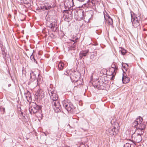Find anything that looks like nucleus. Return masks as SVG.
<instances>
[{"instance_id":"f257e3e1","label":"nucleus","mask_w":147,"mask_h":147,"mask_svg":"<svg viewBox=\"0 0 147 147\" xmlns=\"http://www.w3.org/2000/svg\"><path fill=\"white\" fill-rule=\"evenodd\" d=\"M143 119L140 116H139L133 122L132 126L136 129H140L141 130H144L146 127V125L144 122H142ZM140 131V130H139Z\"/></svg>"},{"instance_id":"f03ea898","label":"nucleus","mask_w":147,"mask_h":147,"mask_svg":"<svg viewBox=\"0 0 147 147\" xmlns=\"http://www.w3.org/2000/svg\"><path fill=\"white\" fill-rule=\"evenodd\" d=\"M63 107L68 112H72L75 109L73 104L69 100H65L62 101Z\"/></svg>"},{"instance_id":"7ed1b4c3","label":"nucleus","mask_w":147,"mask_h":147,"mask_svg":"<svg viewBox=\"0 0 147 147\" xmlns=\"http://www.w3.org/2000/svg\"><path fill=\"white\" fill-rule=\"evenodd\" d=\"M48 91L51 99L53 100V102L58 101V95L56 94V92L54 90V88H51L50 87L48 88Z\"/></svg>"},{"instance_id":"20e7f679","label":"nucleus","mask_w":147,"mask_h":147,"mask_svg":"<svg viewBox=\"0 0 147 147\" xmlns=\"http://www.w3.org/2000/svg\"><path fill=\"white\" fill-rule=\"evenodd\" d=\"M41 108V107L40 106L37 105L35 103H33L29 107V111L30 114H35L40 110Z\"/></svg>"},{"instance_id":"39448f33","label":"nucleus","mask_w":147,"mask_h":147,"mask_svg":"<svg viewBox=\"0 0 147 147\" xmlns=\"http://www.w3.org/2000/svg\"><path fill=\"white\" fill-rule=\"evenodd\" d=\"M117 129L113 126H111L106 130V133L109 136H113L115 135L117 132Z\"/></svg>"},{"instance_id":"423d86ee","label":"nucleus","mask_w":147,"mask_h":147,"mask_svg":"<svg viewBox=\"0 0 147 147\" xmlns=\"http://www.w3.org/2000/svg\"><path fill=\"white\" fill-rule=\"evenodd\" d=\"M52 105L56 113L60 112L61 109L60 104L58 101L52 102Z\"/></svg>"},{"instance_id":"0eeeda50","label":"nucleus","mask_w":147,"mask_h":147,"mask_svg":"<svg viewBox=\"0 0 147 147\" xmlns=\"http://www.w3.org/2000/svg\"><path fill=\"white\" fill-rule=\"evenodd\" d=\"M44 92L42 89H38L35 95V99L40 100L44 97Z\"/></svg>"},{"instance_id":"6e6552de","label":"nucleus","mask_w":147,"mask_h":147,"mask_svg":"<svg viewBox=\"0 0 147 147\" xmlns=\"http://www.w3.org/2000/svg\"><path fill=\"white\" fill-rule=\"evenodd\" d=\"M71 13H72L70 11L64 10L62 13L63 18L66 20L71 19L72 18V16Z\"/></svg>"},{"instance_id":"1a4fd4ad","label":"nucleus","mask_w":147,"mask_h":147,"mask_svg":"<svg viewBox=\"0 0 147 147\" xmlns=\"http://www.w3.org/2000/svg\"><path fill=\"white\" fill-rule=\"evenodd\" d=\"M103 13L104 16V18L105 20V24H106V22L108 21L109 24L111 25L113 24V20L107 14V12L106 11H104Z\"/></svg>"},{"instance_id":"9d476101","label":"nucleus","mask_w":147,"mask_h":147,"mask_svg":"<svg viewBox=\"0 0 147 147\" xmlns=\"http://www.w3.org/2000/svg\"><path fill=\"white\" fill-rule=\"evenodd\" d=\"M49 27L51 30L54 32H57L58 30V26L56 20L53 22L49 25Z\"/></svg>"},{"instance_id":"9b49d317","label":"nucleus","mask_w":147,"mask_h":147,"mask_svg":"<svg viewBox=\"0 0 147 147\" xmlns=\"http://www.w3.org/2000/svg\"><path fill=\"white\" fill-rule=\"evenodd\" d=\"M132 138L134 142L138 143L140 142L142 140V136L139 135L135 134H133L132 136Z\"/></svg>"},{"instance_id":"f8f14e48","label":"nucleus","mask_w":147,"mask_h":147,"mask_svg":"<svg viewBox=\"0 0 147 147\" xmlns=\"http://www.w3.org/2000/svg\"><path fill=\"white\" fill-rule=\"evenodd\" d=\"M24 95L26 99L28 102H30L32 101L31 95L30 92L28 91H27L26 93H25Z\"/></svg>"},{"instance_id":"ddd939ff","label":"nucleus","mask_w":147,"mask_h":147,"mask_svg":"<svg viewBox=\"0 0 147 147\" xmlns=\"http://www.w3.org/2000/svg\"><path fill=\"white\" fill-rule=\"evenodd\" d=\"M122 81L123 83L126 84L128 83L130 81V78L127 77V75H125L124 74H123L122 78Z\"/></svg>"},{"instance_id":"4468645a","label":"nucleus","mask_w":147,"mask_h":147,"mask_svg":"<svg viewBox=\"0 0 147 147\" xmlns=\"http://www.w3.org/2000/svg\"><path fill=\"white\" fill-rule=\"evenodd\" d=\"M89 52V51L88 50L81 51L79 54L80 57L81 59H82L83 57H86Z\"/></svg>"},{"instance_id":"2eb2a0df","label":"nucleus","mask_w":147,"mask_h":147,"mask_svg":"<svg viewBox=\"0 0 147 147\" xmlns=\"http://www.w3.org/2000/svg\"><path fill=\"white\" fill-rule=\"evenodd\" d=\"M66 4L68 7L73 6L74 5L73 0H66L65 1L64 4Z\"/></svg>"},{"instance_id":"dca6fc26","label":"nucleus","mask_w":147,"mask_h":147,"mask_svg":"<svg viewBox=\"0 0 147 147\" xmlns=\"http://www.w3.org/2000/svg\"><path fill=\"white\" fill-rule=\"evenodd\" d=\"M102 83H103V85H102V86L104 87L106 85V84L107 83V76H102Z\"/></svg>"},{"instance_id":"f3484780","label":"nucleus","mask_w":147,"mask_h":147,"mask_svg":"<svg viewBox=\"0 0 147 147\" xmlns=\"http://www.w3.org/2000/svg\"><path fill=\"white\" fill-rule=\"evenodd\" d=\"M70 40V42H69L68 46L70 47L71 49H72L75 46V45L74 44L76 42V41H75L76 40Z\"/></svg>"},{"instance_id":"a211bd4d","label":"nucleus","mask_w":147,"mask_h":147,"mask_svg":"<svg viewBox=\"0 0 147 147\" xmlns=\"http://www.w3.org/2000/svg\"><path fill=\"white\" fill-rule=\"evenodd\" d=\"M21 3L27 5L29 7L31 5L30 3L31 2L30 0H21Z\"/></svg>"},{"instance_id":"6ab92c4d","label":"nucleus","mask_w":147,"mask_h":147,"mask_svg":"<svg viewBox=\"0 0 147 147\" xmlns=\"http://www.w3.org/2000/svg\"><path fill=\"white\" fill-rule=\"evenodd\" d=\"M34 75V73L32 71H31V72L30 73V79H32V80H33L34 81L36 82L38 81V80L36 79V76Z\"/></svg>"},{"instance_id":"aec40b11","label":"nucleus","mask_w":147,"mask_h":147,"mask_svg":"<svg viewBox=\"0 0 147 147\" xmlns=\"http://www.w3.org/2000/svg\"><path fill=\"white\" fill-rule=\"evenodd\" d=\"M100 0H91V2L92 4L95 5H96L97 6L100 5Z\"/></svg>"},{"instance_id":"412c9836","label":"nucleus","mask_w":147,"mask_h":147,"mask_svg":"<svg viewBox=\"0 0 147 147\" xmlns=\"http://www.w3.org/2000/svg\"><path fill=\"white\" fill-rule=\"evenodd\" d=\"M58 66L59 70H61L64 68V64L63 63L61 62H59L58 65Z\"/></svg>"},{"instance_id":"4be33fe9","label":"nucleus","mask_w":147,"mask_h":147,"mask_svg":"<svg viewBox=\"0 0 147 147\" xmlns=\"http://www.w3.org/2000/svg\"><path fill=\"white\" fill-rule=\"evenodd\" d=\"M131 17L132 18V15L131 14ZM131 22L132 23L133 26L134 27H137L138 26H139L140 25V23L136 22L133 21V18H131Z\"/></svg>"},{"instance_id":"5701e85b","label":"nucleus","mask_w":147,"mask_h":147,"mask_svg":"<svg viewBox=\"0 0 147 147\" xmlns=\"http://www.w3.org/2000/svg\"><path fill=\"white\" fill-rule=\"evenodd\" d=\"M139 129H136V132L137 133V134L140 135V136H142L144 132V130L143 129L141 130L140 129V130L139 131Z\"/></svg>"},{"instance_id":"b1692460","label":"nucleus","mask_w":147,"mask_h":147,"mask_svg":"<svg viewBox=\"0 0 147 147\" xmlns=\"http://www.w3.org/2000/svg\"><path fill=\"white\" fill-rule=\"evenodd\" d=\"M111 68L113 70L114 74L116 71L118 69L117 67L114 64H112L111 65Z\"/></svg>"},{"instance_id":"393cba45","label":"nucleus","mask_w":147,"mask_h":147,"mask_svg":"<svg viewBox=\"0 0 147 147\" xmlns=\"http://www.w3.org/2000/svg\"><path fill=\"white\" fill-rule=\"evenodd\" d=\"M56 5L53 2L52 3L51 5H48L47 6V10L48 9H50L54 7Z\"/></svg>"},{"instance_id":"a878e982","label":"nucleus","mask_w":147,"mask_h":147,"mask_svg":"<svg viewBox=\"0 0 147 147\" xmlns=\"http://www.w3.org/2000/svg\"><path fill=\"white\" fill-rule=\"evenodd\" d=\"M140 18L139 17H136L135 18H133V21L136 22L140 23Z\"/></svg>"},{"instance_id":"bb28decb","label":"nucleus","mask_w":147,"mask_h":147,"mask_svg":"<svg viewBox=\"0 0 147 147\" xmlns=\"http://www.w3.org/2000/svg\"><path fill=\"white\" fill-rule=\"evenodd\" d=\"M0 47L2 52L6 51V50L5 49V47L3 46L1 43L0 44Z\"/></svg>"},{"instance_id":"cd10ccee","label":"nucleus","mask_w":147,"mask_h":147,"mask_svg":"<svg viewBox=\"0 0 147 147\" xmlns=\"http://www.w3.org/2000/svg\"><path fill=\"white\" fill-rule=\"evenodd\" d=\"M90 18H87V16H85L84 17V20L85 21V22L86 23H88V22H89L90 21Z\"/></svg>"},{"instance_id":"c85d7f7f","label":"nucleus","mask_w":147,"mask_h":147,"mask_svg":"<svg viewBox=\"0 0 147 147\" xmlns=\"http://www.w3.org/2000/svg\"><path fill=\"white\" fill-rule=\"evenodd\" d=\"M120 51H121V53L123 55H124L126 52V51L122 48H121V50Z\"/></svg>"},{"instance_id":"c756f323","label":"nucleus","mask_w":147,"mask_h":147,"mask_svg":"<svg viewBox=\"0 0 147 147\" xmlns=\"http://www.w3.org/2000/svg\"><path fill=\"white\" fill-rule=\"evenodd\" d=\"M0 110L3 114H4L5 113V108H0Z\"/></svg>"},{"instance_id":"7c9ffc66","label":"nucleus","mask_w":147,"mask_h":147,"mask_svg":"<svg viewBox=\"0 0 147 147\" xmlns=\"http://www.w3.org/2000/svg\"><path fill=\"white\" fill-rule=\"evenodd\" d=\"M102 71L103 75H106L107 74V71L106 69H102Z\"/></svg>"},{"instance_id":"2f4dec72","label":"nucleus","mask_w":147,"mask_h":147,"mask_svg":"<svg viewBox=\"0 0 147 147\" xmlns=\"http://www.w3.org/2000/svg\"><path fill=\"white\" fill-rule=\"evenodd\" d=\"M2 54L3 55V58L5 60L6 59V54L5 51L2 52Z\"/></svg>"},{"instance_id":"473e14b6","label":"nucleus","mask_w":147,"mask_h":147,"mask_svg":"<svg viewBox=\"0 0 147 147\" xmlns=\"http://www.w3.org/2000/svg\"><path fill=\"white\" fill-rule=\"evenodd\" d=\"M94 56H95V55L94 54V53H91V55L90 56V59L93 60V59H94Z\"/></svg>"},{"instance_id":"72a5a7b5","label":"nucleus","mask_w":147,"mask_h":147,"mask_svg":"<svg viewBox=\"0 0 147 147\" xmlns=\"http://www.w3.org/2000/svg\"><path fill=\"white\" fill-rule=\"evenodd\" d=\"M40 7L42 9L47 10V8L46 5L41 6Z\"/></svg>"},{"instance_id":"f704fd0d","label":"nucleus","mask_w":147,"mask_h":147,"mask_svg":"<svg viewBox=\"0 0 147 147\" xmlns=\"http://www.w3.org/2000/svg\"><path fill=\"white\" fill-rule=\"evenodd\" d=\"M69 70H67L65 71L63 74L66 75V76H68L69 75Z\"/></svg>"},{"instance_id":"c9c22d12","label":"nucleus","mask_w":147,"mask_h":147,"mask_svg":"<svg viewBox=\"0 0 147 147\" xmlns=\"http://www.w3.org/2000/svg\"><path fill=\"white\" fill-rule=\"evenodd\" d=\"M95 86L99 90H100L101 89V86L100 85H97Z\"/></svg>"},{"instance_id":"e433bc0d","label":"nucleus","mask_w":147,"mask_h":147,"mask_svg":"<svg viewBox=\"0 0 147 147\" xmlns=\"http://www.w3.org/2000/svg\"><path fill=\"white\" fill-rule=\"evenodd\" d=\"M32 54L30 56V58H32L33 59L34 61V62L36 63V61L34 58V56H32Z\"/></svg>"},{"instance_id":"4c0bfd02","label":"nucleus","mask_w":147,"mask_h":147,"mask_svg":"<svg viewBox=\"0 0 147 147\" xmlns=\"http://www.w3.org/2000/svg\"><path fill=\"white\" fill-rule=\"evenodd\" d=\"M122 66L123 68H124L126 70H127V68H126V66H125V65H123V64H122Z\"/></svg>"},{"instance_id":"58836bf2","label":"nucleus","mask_w":147,"mask_h":147,"mask_svg":"<svg viewBox=\"0 0 147 147\" xmlns=\"http://www.w3.org/2000/svg\"><path fill=\"white\" fill-rule=\"evenodd\" d=\"M114 75H113L111 77V79H113V78H114Z\"/></svg>"},{"instance_id":"ea45409f","label":"nucleus","mask_w":147,"mask_h":147,"mask_svg":"<svg viewBox=\"0 0 147 147\" xmlns=\"http://www.w3.org/2000/svg\"><path fill=\"white\" fill-rule=\"evenodd\" d=\"M11 86V84H9L8 85V87H10V86Z\"/></svg>"},{"instance_id":"a19ab883","label":"nucleus","mask_w":147,"mask_h":147,"mask_svg":"<svg viewBox=\"0 0 147 147\" xmlns=\"http://www.w3.org/2000/svg\"><path fill=\"white\" fill-rule=\"evenodd\" d=\"M96 33H98V30H96Z\"/></svg>"},{"instance_id":"79ce46f5","label":"nucleus","mask_w":147,"mask_h":147,"mask_svg":"<svg viewBox=\"0 0 147 147\" xmlns=\"http://www.w3.org/2000/svg\"><path fill=\"white\" fill-rule=\"evenodd\" d=\"M70 78H71V79H74V78H73L72 77V76H70Z\"/></svg>"},{"instance_id":"37998d69","label":"nucleus","mask_w":147,"mask_h":147,"mask_svg":"<svg viewBox=\"0 0 147 147\" xmlns=\"http://www.w3.org/2000/svg\"><path fill=\"white\" fill-rule=\"evenodd\" d=\"M18 110H19V111H20L21 110V109L20 108V109L18 108Z\"/></svg>"},{"instance_id":"c03bdc74","label":"nucleus","mask_w":147,"mask_h":147,"mask_svg":"<svg viewBox=\"0 0 147 147\" xmlns=\"http://www.w3.org/2000/svg\"><path fill=\"white\" fill-rule=\"evenodd\" d=\"M104 89V87L103 88H102V89L103 90V89Z\"/></svg>"},{"instance_id":"a18cd8bd","label":"nucleus","mask_w":147,"mask_h":147,"mask_svg":"<svg viewBox=\"0 0 147 147\" xmlns=\"http://www.w3.org/2000/svg\"><path fill=\"white\" fill-rule=\"evenodd\" d=\"M125 64L126 65H127V67L128 66V65L127 64V63H125Z\"/></svg>"},{"instance_id":"49530a36","label":"nucleus","mask_w":147,"mask_h":147,"mask_svg":"<svg viewBox=\"0 0 147 147\" xmlns=\"http://www.w3.org/2000/svg\"><path fill=\"white\" fill-rule=\"evenodd\" d=\"M21 114L22 115H23V113L22 112L21 113Z\"/></svg>"},{"instance_id":"de8ad7c7","label":"nucleus","mask_w":147,"mask_h":147,"mask_svg":"<svg viewBox=\"0 0 147 147\" xmlns=\"http://www.w3.org/2000/svg\"><path fill=\"white\" fill-rule=\"evenodd\" d=\"M145 30H146L145 29H144V30L145 31Z\"/></svg>"},{"instance_id":"09e8293b","label":"nucleus","mask_w":147,"mask_h":147,"mask_svg":"<svg viewBox=\"0 0 147 147\" xmlns=\"http://www.w3.org/2000/svg\"><path fill=\"white\" fill-rule=\"evenodd\" d=\"M75 78H76V77L75 76Z\"/></svg>"},{"instance_id":"8fccbe9b","label":"nucleus","mask_w":147,"mask_h":147,"mask_svg":"<svg viewBox=\"0 0 147 147\" xmlns=\"http://www.w3.org/2000/svg\"><path fill=\"white\" fill-rule=\"evenodd\" d=\"M74 81H76V80H74Z\"/></svg>"}]
</instances>
